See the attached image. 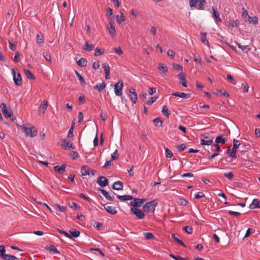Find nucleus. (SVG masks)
<instances>
[{
	"label": "nucleus",
	"instance_id": "obj_53",
	"mask_svg": "<svg viewBox=\"0 0 260 260\" xmlns=\"http://www.w3.org/2000/svg\"><path fill=\"white\" fill-rule=\"evenodd\" d=\"M157 99V97H151L147 102V104L148 105H152L153 103H154L156 101Z\"/></svg>",
	"mask_w": 260,
	"mask_h": 260
},
{
	"label": "nucleus",
	"instance_id": "obj_44",
	"mask_svg": "<svg viewBox=\"0 0 260 260\" xmlns=\"http://www.w3.org/2000/svg\"><path fill=\"white\" fill-rule=\"evenodd\" d=\"M162 113L165 114L167 117H169L170 115V113L168 109L167 108L166 106H165L162 109Z\"/></svg>",
	"mask_w": 260,
	"mask_h": 260
},
{
	"label": "nucleus",
	"instance_id": "obj_4",
	"mask_svg": "<svg viewBox=\"0 0 260 260\" xmlns=\"http://www.w3.org/2000/svg\"><path fill=\"white\" fill-rule=\"evenodd\" d=\"M131 212L134 214L138 218L140 219H143L145 217V214L143 211L137 208H132L131 209Z\"/></svg>",
	"mask_w": 260,
	"mask_h": 260
},
{
	"label": "nucleus",
	"instance_id": "obj_38",
	"mask_svg": "<svg viewBox=\"0 0 260 260\" xmlns=\"http://www.w3.org/2000/svg\"><path fill=\"white\" fill-rule=\"evenodd\" d=\"M158 69L160 71H162L164 72H166L168 71V67L167 66L162 63H159L158 64Z\"/></svg>",
	"mask_w": 260,
	"mask_h": 260
},
{
	"label": "nucleus",
	"instance_id": "obj_1",
	"mask_svg": "<svg viewBox=\"0 0 260 260\" xmlns=\"http://www.w3.org/2000/svg\"><path fill=\"white\" fill-rule=\"evenodd\" d=\"M158 202L157 200H154L150 202H147L143 206V210L145 212H149L150 211L154 212L155 207L157 205Z\"/></svg>",
	"mask_w": 260,
	"mask_h": 260
},
{
	"label": "nucleus",
	"instance_id": "obj_25",
	"mask_svg": "<svg viewBox=\"0 0 260 260\" xmlns=\"http://www.w3.org/2000/svg\"><path fill=\"white\" fill-rule=\"evenodd\" d=\"M117 198L121 201H128V200H131L133 199V197L131 196H129V195H124V196L118 195L117 196Z\"/></svg>",
	"mask_w": 260,
	"mask_h": 260
},
{
	"label": "nucleus",
	"instance_id": "obj_13",
	"mask_svg": "<svg viewBox=\"0 0 260 260\" xmlns=\"http://www.w3.org/2000/svg\"><path fill=\"white\" fill-rule=\"evenodd\" d=\"M114 190H121L123 189V183L120 181L115 182L112 186Z\"/></svg>",
	"mask_w": 260,
	"mask_h": 260
},
{
	"label": "nucleus",
	"instance_id": "obj_7",
	"mask_svg": "<svg viewBox=\"0 0 260 260\" xmlns=\"http://www.w3.org/2000/svg\"><path fill=\"white\" fill-rule=\"evenodd\" d=\"M71 142L72 141L64 139L60 141V144L61 146H63L66 149L69 148L75 149V147L74 146L73 144L71 143Z\"/></svg>",
	"mask_w": 260,
	"mask_h": 260
},
{
	"label": "nucleus",
	"instance_id": "obj_20",
	"mask_svg": "<svg viewBox=\"0 0 260 260\" xmlns=\"http://www.w3.org/2000/svg\"><path fill=\"white\" fill-rule=\"evenodd\" d=\"M259 201L257 199H254L253 200L252 203L250 205V208L251 209H254L255 208H259L260 205H259Z\"/></svg>",
	"mask_w": 260,
	"mask_h": 260
},
{
	"label": "nucleus",
	"instance_id": "obj_31",
	"mask_svg": "<svg viewBox=\"0 0 260 260\" xmlns=\"http://www.w3.org/2000/svg\"><path fill=\"white\" fill-rule=\"evenodd\" d=\"M201 41L205 45L209 46V43L208 41L206 39V34L205 33L201 32Z\"/></svg>",
	"mask_w": 260,
	"mask_h": 260
},
{
	"label": "nucleus",
	"instance_id": "obj_57",
	"mask_svg": "<svg viewBox=\"0 0 260 260\" xmlns=\"http://www.w3.org/2000/svg\"><path fill=\"white\" fill-rule=\"evenodd\" d=\"M177 148H178V150L179 152L183 151L185 150V149L186 148V144H182L180 145H178L177 146Z\"/></svg>",
	"mask_w": 260,
	"mask_h": 260
},
{
	"label": "nucleus",
	"instance_id": "obj_35",
	"mask_svg": "<svg viewBox=\"0 0 260 260\" xmlns=\"http://www.w3.org/2000/svg\"><path fill=\"white\" fill-rule=\"evenodd\" d=\"M44 41V36L41 34H38L37 36V43L39 44L43 43Z\"/></svg>",
	"mask_w": 260,
	"mask_h": 260
},
{
	"label": "nucleus",
	"instance_id": "obj_45",
	"mask_svg": "<svg viewBox=\"0 0 260 260\" xmlns=\"http://www.w3.org/2000/svg\"><path fill=\"white\" fill-rule=\"evenodd\" d=\"M166 156L167 158H171L173 156L172 152L168 148H165Z\"/></svg>",
	"mask_w": 260,
	"mask_h": 260
},
{
	"label": "nucleus",
	"instance_id": "obj_10",
	"mask_svg": "<svg viewBox=\"0 0 260 260\" xmlns=\"http://www.w3.org/2000/svg\"><path fill=\"white\" fill-rule=\"evenodd\" d=\"M129 96L133 102V103H136L138 99L137 94L135 91V89L133 88H131L129 89Z\"/></svg>",
	"mask_w": 260,
	"mask_h": 260
},
{
	"label": "nucleus",
	"instance_id": "obj_60",
	"mask_svg": "<svg viewBox=\"0 0 260 260\" xmlns=\"http://www.w3.org/2000/svg\"><path fill=\"white\" fill-rule=\"evenodd\" d=\"M76 74L77 77L78 78V79L80 81L81 84H84L85 83L84 80L83 78L81 76V75L77 72H76Z\"/></svg>",
	"mask_w": 260,
	"mask_h": 260
},
{
	"label": "nucleus",
	"instance_id": "obj_40",
	"mask_svg": "<svg viewBox=\"0 0 260 260\" xmlns=\"http://www.w3.org/2000/svg\"><path fill=\"white\" fill-rule=\"evenodd\" d=\"M54 207L60 212H64L67 209V207L66 206H61L58 204H55Z\"/></svg>",
	"mask_w": 260,
	"mask_h": 260
},
{
	"label": "nucleus",
	"instance_id": "obj_3",
	"mask_svg": "<svg viewBox=\"0 0 260 260\" xmlns=\"http://www.w3.org/2000/svg\"><path fill=\"white\" fill-rule=\"evenodd\" d=\"M114 89L115 94L117 96H121L122 94V89L123 87V83L122 81H119L114 85Z\"/></svg>",
	"mask_w": 260,
	"mask_h": 260
},
{
	"label": "nucleus",
	"instance_id": "obj_37",
	"mask_svg": "<svg viewBox=\"0 0 260 260\" xmlns=\"http://www.w3.org/2000/svg\"><path fill=\"white\" fill-rule=\"evenodd\" d=\"M172 238L176 242H177L178 244L183 246L184 247H186V245L183 243V242L181 240L175 237V234L172 235Z\"/></svg>",
	"mask_w": 260,
	"mask_h": 260
},
{
	"label": "nucleus",
	"instance_id": "obj_41",
	"mask_svg": "<svg viewBox=\"0 0 260 260\" xmlns=\"http://www.w3.org/2000/svg\"><path fill=\"white\" fill-rule=\"evenodd\" d=\"M242 17L244 19L245 21H246L248 20L249 18H250V16L248 15L247 12L244 8L242 9Z\"/></svg>",
	"mask_w": 260,
	"mask_h": 260
},
{
	"label": "nucleus",
	"instance_id": "obj_2",
	"mask_svg": "<svg viewBox=\"0 0 260 260\" xmlns=\"http://www.w3.org/2000/svg\"><path fill=\"white\" fill-rule=\"evenodd\" d=\"M12 73L15 84L17 86L21 85L22 84V78L20 74L19 73H17V70L15 69L12 70Z\"/></svg>",
	"mask_w": 260,
	"mask_h": 260
},
{
	"label": "nucleus",
	"instance_id": "obj_61",
	"mask_svg": "<svg viewBox=\"0 0 260 260\" xmlns=\"http://www.w3.org/2000/svg\"><path fill=\"white\" fill-rule=\"evenodd\" d=\"M153 121L156 126L160 125L162 123V121L158 118H155Z\"/></svg>",
	"mask_w": 260,
	"mask_h": 260
},
{
	"label": "nucleus",
	"instance_id": "obj_39",
	"mask_svg": "<svg viewBox=\"0 0 260 260\" xmlns=\"http://www.w3.org/2000/svg\"><path fill=\"white\" fill-rule=\"evenodd\" d=\"M247 21L254 24H257L258 23V18L256 16L250 17V18H249Z\"/></svg>",
	"mask_w": 260,
	"mask_h": 260
},
{
	"label": "nucleus",
	"instance_id": "obj_15",
	"mask_svg": "<svg viewBox=\"0 0 260 260\" xmlns=\"http://www.w3.org/2000/svg\"><path fill=\"white\" fill-rule=\"evenodd\" d=\"M172 95L175 96H178L183 99H188L190 97V94H186L184 92H173L172 94Z\"/></svg>",
	"mask_w": 260,
	"mask_h": 260
},
{
	"label": "nucleus",
	"instance_id": "obj_48",
	"mask_svg": "<svg viewBox=\"0 0 260 260\" xmlns=\"http://www.w3.org/2000/svg\"><path fill=\"white\" fill-rule=\"evenodd\" d=\"M240 145V142L237 140L234 139L233 141V149H235V150H236L239 147V146Z\"/></svg>",
	"mask_w": 260,
	"mask_h": 260
},
{
	"label": "nucleus",
	"instance_id": "obj_55",
	"mask_svg": "<svg viewBox=\"0 0 260 260\" xmlns=\"http://www.w3.org/2000/svg\"><path fill=\"white\" fill-rule=\"evenodd\" d=\"M103 52L102 51L101 49L98 47L96 48L94 50V55L95 56L101 55H102Z\"/></svg>",
	"mask_w": 260,
	"mask_h": 260
},
{
	"label": "nucleus",
	"instance_id": "obj_64",
	"mask_svg": "<svg viewBox=\"0 0 260 260\" xmlns=\"http://www.w3.org/2000/svg\"><path fill=\"white\" fill-rule=\"evenodd\" d=\"M79 197L80 198H82V199H84V200H87V201H88L89 202H90L91 201V200L89 198L86 197V196H85L83 193H80L79 194Z\"/></svg>",
	"mask_w": 260,
	"mask_h": 260
},
{
	"label": "nucleus",
	"instance_id": "obj_16",
	"mask_svg": "<svg viewBox=\"0 0 260 260\" xmlns=\"http://www.w3.org/2000/svg\"><path fill=\"white\" fill-rule=\"evenodd\" d=\"M179 80L181 81V84L184 87H186V75L183 73H180L178 75Z\"/></svg>",
	"mask_w": 260,
	"mask_h": 260
},
{
	"label": "nucleus",
	"instance_id": "obj_46",
	"mask_svg": "<svg viewBox=\"0 0 260 260\" xmlns=\"http://www.w3.org/2000/svg\"><path fill=\"white\" fill-rule=\"evenodd\" d=\"M184 230L188 234H191L192 233V228L190 226L187 225L184 226Z\"/></svg>",
	"mask_w": 260,
	"mask_h": 260
},
{
	"label": "nucleus",
	"instance_id": "obj_5",
	"mask_svg": "<svg viewBox=\"0 0 260 260\" xmlns=\"http://www.w3.org/2000/svg\"><path fill=\"white\" fill-rule=\"evenodd\" d=\"M0 108H1L3 113L6 116L10 118L13 117V115L11 113V110L7 109V106L5 103H2L0 105Z\"/></svg>",
	"mask_w": 260,
	"mask_h": 260
},
{
	"label": "nucleus",
	"instance_id": "obj_50",
	"mask_svg": "<svg viewBox=\"0 0 260 260\" xmlns=\"http://www.w3.org/2000/svg\"><path fill=\"white\" fill-rule=\"evenodd\" d=\"M188 203L187 200L183 198H180L179 200V204L182 206H186Z\"/></svg>",
	"mask_w": 260,
	"mask_h": 260
},
{
	"label": "nucleus",
	"instance_id": "obj_12",
	"mask_svg": "<svg viewBox=\"0 0 260 260\" xmlns=\"http://www.w3.org/2000/svg\"><path fill=\"white\" fill-rule=\"evenodd\" d=\"M107 29L111 37H114L116 34V29L115 27L113 25L111 21H110L107 26Z\"/></svg>",
	"mask_w": 260,
	"mask_h": 260
},
{
	"label": "nucleus",
	"instance_id": "obj_24",
	"mask_svg": "<svg viewBox=\"0 0 260 260\" xmlns=\"http://www.w3.org/2000/svg\"><path fill=\"white\" fill-rule=\"evenodd\" d=\"M94 48V45L88 44L87 42H86L83 46V49L88 51H92Z\"/></svg>",
	"mask_w": 260,
	"mask_h": 260
},
{
	"label": "nucleus",
	"instance_id": "obj_34",
	"mask_svg": "<svg viewBox=\"0 0 260 260\" xmlns=\"http://www.w3.org/2000/svg\"><path fill=\"white\" fill-rule=\"evenodd\" d=\"M106 85V84L104 82H103L101 84H96L94 86V88L96 89L99 92H100L105 88Z\"/></svg>",
	"mask_w": 260,
	"mask_h": 260
},
{
	"label": "nucleus",
	"instance_id": "obj_27",
	"mask_svg": "<svg viewBox=\"0 0 260 260\" xmlns=\"http://www.w3.org/2000/svg\"><path fill=\"white\" fill-rule=\"evenodd\" d=\"M24 72L25 75L27 77V78L28 79H31V80L35 79L34 76L33 75V74L31 73V72L29 70H27V69H24Z\"/></svg>",
	"mask_w": 260,
	"mask_h": 260
},
{
	"label": "nucleus",
	"instance_id": "obj_56",
	"mask_svg": "<svg viewBox=\"0 0 260 260\" xmlns=\"http://www.w3.org/2000/svg\"><path fill=\"white\" fill-rule=\"evenodd\" d=\"M227 79L231 83H233L234 84H236V82H235V79H234V78H233V77L231 75H230V74H228L227 75Z\"/></svg>",
	"mask_w": 260,
	"mask_h": 260
},
{
	"label": "nucleus",
	"instance_id": "obj_17",
	"mask_svg": "<svg viewBox=\"0 0 260 260\" xmlns=\"http://www.w3.org/2000/svg\"><path fill=\"white\" fill-rule=\"evenodd\" d=\"M90 170L91 169L88 166H84L81 168V173L83 176L89 175Z\"/></svg>",
	"mask_w": 260,
	"mask_h": 260
},
{
	"label": "nucleus",
	"instance_id": "obj_36",
	"mask_svg": "<svg viewBox=\"0 0 260 260\" xmlns=\"http://www.w3.org/2000/svg\"><path fill=\"white\" fill-rule=\"evenodd\" d=\"M116 18L117 21L119 24L125 21V18L122 13H120V15H117L116 16Z\"/></svg>",
	"mask_w": 260,
	"mask_h": 260
},
{
	"label": "nucleus",
	"instance_id": "obj_51",
	"mask_svg": "<svg viewBox=\"0 0 260 260\" xmlns=\"http://www.w3.org/2000/svg\"><path fill=\"white\" fill-rule=\"evenodd\" d=\"M73 131H69L68 135L67 137V139L70 141H72L73 140Z\"/></svg>",
	"mask_w": 260,
	"mask_h": 260
},
{
	"label": "nucleus",
	"instance_id": "obj_22",
	"mask_svg": "<svg viewBox=\"0 0 260 260\" xmlns=\"http://www.w3.org/2000/svg\"><path fill=\"white\" fill-rule=\"evenodd\" d=\"M227 153L230 155V156L232 157L233 158H236V153L237 150H235V149L231 148V147H228L227 150Z\"/></svg>",
	"mask_w": 260,
	"mask_h": 260
},
{
	"label": "nucleus",
	"instance_id": "obj_18",
	"mask_svg": "<svg viewBox=\"0 0 260 260\" xmlns=\"http://www.w3.org/2000/svg\"><path fill=\"white\" fill-rule=\"evenodd\" d=\"M212 11H213V17L215 18V21L216 22H221V19L220 18L219 13L217 11L216 9L214 7H213Z\"/></svg>",
	"mask_w": 260,
	"mask_h": 260
},
{
	"label": "nucleus",
	"instance_id": "obj_54",
	"mask_svg": "<svg viewBox=\"0 0 260 260\" xmlns=\"http://www.w3.org/2000/svg\"><path fill=\"white\" fill-rule=\"evenodd\" d=\"M70 156L72 157L73 159H76L79 157L78 153L76 151H72L70 154Z\"/></svg>",
	"mask_w": 260,
	"mask_h": 260
},
{
	"label": "nucleus",
	"instance_id": "obj_47",
	"mask_svg": "<svg viewBox=\"0 0 260 260\" xmlns=\"http://www.w3.org/2000/svg\"><path fill=\"white\" fill-rule=\"evenodd\" d=\"M193 60L197 63L201 64V58L199 55H197L196 54H193Z\"/></svg>",
	"mask_w": 260,
	"mask_h": 260
},
{
	"label": "nucleus",
	"instance_id": "obj_23",
	"mask_svg": "<svg viewBox=\"0 0 260 260\" xmlns=\"http://www.w3.org/2000/svg\"><path fill=\"white\" fill-rule=\"evenodd\" d=\"M48 106V103L46 101H44L43 103L40 105L39 107V111L40 112L42 111V113H44L46 109H47Z\"/></svg>",
	"mask_w": 260,
	"mask_h": 260
},
{
	"label": "nucleus",
	"instance_id": "obj_62",
	"mask_svg": "<svg viewBox=\"0 0 260 260\" xmlns=\"http://www.w3.org/2000/svg\"><path fill=\"white\" fill-rule=\"evenodd\" d=\"M204 197L205 194L203 192H198L196 194H195V198L197 199L202 198Z\"/></svg>",
	"mask_w": 260,
	"mask_h": 260
},
{
	"label": "nucleus",
	"instance_id": "obj_49",
	"mask_svg": "<svg viewBox=\"0 0 260 260\" xmlns=\"http://www.w3.org/2000/svg\"><path fill=\"white\" fill-rule=\"evenodd\" d=\"M224 176L227 178L228 179L231 180L234 177V174L232 172H230L228 173H225L224 174Z\"/></svg>",
	"mask_w": 260,
	"mask_h": 260
},
{
	"label": "nucleus",
	"instance_id": "obj_43",
	"mask_svg": "<svg viewBox=\"0 0 260 260\" xmlns=\"http://www.w3.org/2000/svg\"><path fill=\"white\" fill-rule=\"evenodd\" d=\"M144 235L146 239H153L154 238V236L151 233H144Z\"/></svg>",
	"mask_w": 260,
	"mask_h": 260
},
{
	"label": "nucleus",
	"instance_id": "obj_33",
	"mask_svg": "<svg viewBox=\"0 0 260 260\" xmlns=\"http://www.w3.org/2000/svg\"><path fill=\"white\" fill-rule=\"evenodd\" d=\"M69 232L71 234V236H72V237H73L74 238H77V237H79V236L80 235V232L75 229H71L69 231Z\"/></svg>",
	"mask_w": 260,
	"mask_h": 260
},
{
	"label": "nucleus",
	"instance_id": "obj_58",
	"mask_svg": "<svg viewBox=\"0 0 260 260\" xmlns=\"http://www.w3.org/2000/svg\"><path fill=\"white\" fill-rule=\"evenodd\" d=\"M113 49L114 50V51L116 53H117L118 54H119L120 55L123 54V51L121 50L120 47H118L117 48H114Z\"/></svg>",
	"mask_w": 260,
	"mask_h": 260
},
{
	"label": "nucleus",
	"instance_id": "obj_63",
	"mask_svg": "<svg viewBox=\"0 0 260 260\" xmlns=\"http://www.w3.org/2000/svg\"><path fill=\"white\" fill-rule=\"evenodd\" d=\"M5 246L3 245L0 246V256L4 255L5 254Z\"/></svg>",
	"mask_w": 260,
	"mask_h": 260
},
{
	"label": "nucleus",
	"instance_id": "obj_14",
	"mask_svg": "<svg viewBox=\"0 0 260 260\" xmlns=\"http://www.w3.org/2000/svg\"><path fill=\"white\" fill-rule=\"evenodd\" d=\"M66 165H62L61 166H56L54 167V171L56 172L59 173L60 174H62L66 170Z\"/></svg>",
	"mask_w": 260,
	"mask_h": 260
},
{
	"label": "nucleus",
	"instance_id": "obj_59",
	"mask_svg": "<svg viewBox=\"0 0 260 260\" xmlns=\"http://www.w3.org/2000/svg\"><path fill=\"white\" fill-rule=\"evenodd\" d=\"M111 157L113 160H116L118 158L117 150H116L114 152L111 154Z\"/></svg>",
	"mask_w": 260,
	"mask_h": 260
},
{
	"label": "nucleus",
	"instance_id": "obj_11",
	"mask_svg": "<svg viewBox=\"0 0 260 260\" xmlns=\"http://www.w3.org/2000/svg\"><path fill=\"white\" fill-rule=\"evenodd\" d=\"M105 210L109 213L112 215H115L117 213V211L115 207L109 206L107 204L103 205Z\"/></svg>",
	"mask_w": 260,
	"mask_h": 260
},
{
	"label": "nucleus",
	"instance_id": "obj_30",
	"mask_svg": "<svg viewBox=\"0 0 260 260\" xmlns=\"http://www.w3.org/2000/svg\"><path fill=\"white\" fill-rule=\"evenodd\" d=\"M223 135H219L217 136L215 140V142L217 144L221 143L222 144H224L225 143V139L223 138Z\"/></svg>",
	"mask_w": 260,
	"mask_h": 260
},
{
	"label": "nucleus",
	"instance_id": "obj_29",
	"mask_svg": "<svg viewBox=\"0 0 260 260\" xmlns=\"http://www.w3.org/2000/svg\"><path fill=\"white\" fill-rule=\"evenodd\" d=\"M213 139L205 140L204 139H202L200 141V144L201 145H210L213 143Z\"/></svg>",
	"mask_w": 260,
	"mask_h": 260
},
{
	"label": "nucleus",
	"instance_id": "obj_26",
	"mask_svg": "<svg viewBox=\"0 0 260 260\" xmlns=\"http://www.w3.org/2000/svg\"><path fill=\"white\" fill-rule=\"evenodd\" d=\"M25 137H33L37 135L38 131H23Z\"/></svg>",
	"mask_w": 260,
	"mask_h": 260
},
{
	"label": "nucleus",
	"instance_id": "obj_8",
	"mask_svg": "<svg viewBox=\"0 0 260 260\" xmlns=\"http://www.w3.org/2000/svg\"><path fill=\"white\" fill-rule=\"evenodd\" d=\"M97 183L101 187H104L108 185V180L105 177L100 176L97 180Z\"/></svg>",
	"mask_w": 260,
	"mask_h": 260
},
{
	"label": "nucleus",
	"instance_id": "obj_9",
	"mask_svg": "<svg viewBox=\"0 0 260 260\" xmlns=\"http://www.w3.org/2000/svg\"><path fill=\"white\" fill-rule=\"evenodd\" d=\"M199 3V6L200 8L203 9L206 2L205 0H190L189 4L191 9L195 6L196 3Z\"/></svg>",
	"mask_w": 260,
	"mask_h": 260
},
{
	"label": "nucleus",
	"instance_id": "obj_21",
	"mask_svg": "<svg viewBox=\"0 0 260 260\" xmlns=\"http://www.w3.org/2000/svg\"><path fill=\"white\" fill-rule=\"evenodd\" d=\"M45 249L48 250L51 253H59V251L57 250V249L52 245H50L49 246H47L45 247Z\"/></svg>",
	"mask_w": 260,
	"mask_h": 260
},
{
	"label": "nucleus",
	"instance_id": "obj_32",
	"mask_svg": "<svg viewBox=\"0 0 260 260\" xmlns=\"http://www.w3.org/2000/svg\"><path fill=\"white\" fill-rule=\"evenodd\" d=\"M1 257L4 260H14L17 258L15 256L6 254H5L4 255L2 256Z\"/></svg>",
	"mask_w": 260,
	"mask_h": 260
},
{
	"label": "nucleus",
	"instance_id": "obj_6",
	"mask_svg": "<svg viewBox=\"0 0 260 260\" xmlns=\"http://www.w3.org/2000/svg\"><path fill=\"white\" fill-rule=\"evenodd\" d=\"M134 201L131 202V205L134 207H140L146 201V199L133 198Z\"/></svg>",
	"mask_w": 260,
	"mask_h": 260
},
{
	"label": "nucleus",
	"instance_id": "obj_19",
	"mask_svg": "<svg viewBox=\"0 0 260 260\" xmlns=\"http://www.w3.org/2000/svg\"><path fill=\"white\" fill-rule=\"evenodd\" d=\"M98 190L99 191H100L101 192H102V194L105 196V197L108 200L110 201H113L114 200V197L113 196L111 197L109 194V193L107 191H106L105 190L103 189H99Z\"/></svg>",
	"mask_w": 260,
	"mask_h": 260
},
{
	"label": "nucleus",
	"instance_id": "obj_42",
	"mask_svg": "<svg viewBox=\"0 0 260 260\" xmlns=\"http://www.w3.org/2000/svg\"><path fill=\"white\" fill-rule=\"evenodd\" d=\"M21 128L22 127L20 126ZM23 130H25V131H26V130H32L33 128H34V126L31 125L30 124H25L23 125Z\"/></svg>",
	"mask_w": 260,
	"mask_h": 260
},
{
	"label": "nucleus",
	"instance_id": "obj_52",
	"mask_svg": "<svg viewBox=\"0 0 260 260\" xmlns=\"http://www.w3.org/2000/svg\"><path fill=\"white\" fill-rule=\"evenodd\" d=\"M170 256L175 260H185V258L182 257L180 255H175L173 254H170Z\"/></svg>",
	"mask_w": 260,
	"mask_h": 260
},
{
	"label": "nucleus",
	"instance_id": "obj_28",
	"mask_svg": "<svg viewBox=\"0 0 260 260\" xmlns=\"http://www.w3.org/2000/svg\"><path fill=\"white\" fill-rule=\"evenodd\" d=\"M77 63L80 67H84L87 65V61L86 59L81 58L77 61Z\"/></svg>",
	"mask_w": 260,
	"mask_h": 260
}]
</instances>
